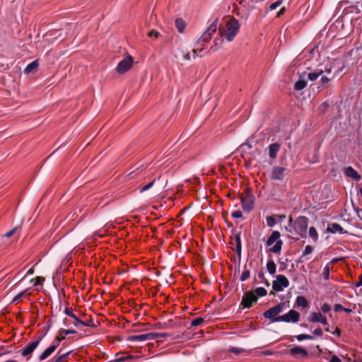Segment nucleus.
Returning a JSON list of instances; mask_svg holds the SVG:
<instances>
[{
    "label": "nucleus",
    "instance_id": "f8f14e48",
    "mask_svg": "<svg viewBox=\"0 0 362 362\" xmlns=\"http://www.w3.org/2000/svg\"><path fill=\"white\" fill-rule=\"evenodd\" d=\"M133 65V58L128 56L123 59L117 65L116 71L118 74H122L129 71Z\"/></svg>",
    "mask_w": 362,
    "mask_h": 362
},
{
    "label": "nucleus",
    "instance_id": "4c0bfd02",
    "mask_svg": "<svg viewBox=\"0 0 362 362\" xmlns=\"http://www.w3.org/2000/svg\"><path fill=\"white\" fill-rule=\"evenodd\" d=\"M83 325L84 327H94L95 325L92 317H90L89 320L83 321L81 320V323H79V326Z\"/></svg>",
    "mask_w": 362,
    "mask_h": 362
},
{
    "label": "nucleus",
    "instance_id": "37998d69",
    "mask_svg": "<svg viewBox=\"0 0 362 362\" xmlns=\"http://www.w3.org/2000/svg\"><path fill=\"white\" fill-rule=\"evenodd\" d=\"M228 351L230 353H233L235 355H239L240 354H241L244 351V349H241V348H237V347H230L228 349Z\"/></svg>",
    "mask_w": 362,
    "mask_h": 362
},
{
    "label": "nucleus",
    "instance_id": "7ed1b4c3",
    "mask_svg": "<svg viewBox=\"0 0 362 362\" xmlns=\"http://www.w3.org/2000/svg\"><path fill=\"white\" fill-rule=\"evenodd\" d=\"M166 333H157V332H148L139 335H131L127 338V341L129 342H139L145 341L148 340H156L159 337H166Z\"/></svg>",
    "mask_w": 362,
    "mask_h": 362
},
{
    "label": "nucleus",
    "instance_id": "f704fd0d",
    "mask_svg": "<svg viewBox=\"0 0 362 362\" xmlns=\"http://www.w3.org/2000/svg\"><path fill=\"white\" fill-rule=\"evenodd\" d=\"M267 290L263 288V287H259V288H257L255 290V295L257 297V296H259V297H264L267 295Z\"/></svg>",
    "mask_w": 362,
    "mask_h": 362
},
{
    "label": "nucleus",
    "instance_id": "a878e982",
    "mask_svg": "<svg viewBox=\"0 0 362 362\" xmlns=\"http://www.w3.org/2000/svg\"><path fill=\"white\" fill-rule=\"evenodd\" d=\"M346 66V64L345 63H343L342 65L339 67L336 71V73L334 74V76L332 77V78H328L327 76H322L321 77V82H322V86H325L326 85L329 81H331L332 79H333L335 76L337 74H338L339 73H340L344 69V67Z\"/></svg>",
    "mask_w": 362,
    "mask_h": 362
},
{
    "label": "nucleus",
    "instance_id": "0eeeda50",
    "mask_svg": "<svg viewBox=\"0 0 362 362\" xmlns=\"http://www.w3.org/2000/svg\"><path fill=\"white\" fill-rule=\"evenodd\" d=\"M65 339L64 337H55L52 344L48 346L41 354L38 356L37 360L42 362L51 356L59 346L60 342Z\"/></svg>",
    "mask_w": 362,
    "mask_h": 362
},
{
    "label": "nucleus",
    "instance_id": "393cba45",
    "mask_svg": "<svg viewBox=\"0 0 362 362\" xmlns=\"http://www.w3.org/2000/svg\"><path fill=\"white\" fill-rule=\"evenodd\" d=\"M313 251V248L312 246L306 245L304 251L303 252L302 255L300 257V258L298 259V262L303 263L304 262L308 260V258L307 256L308 255H310V253H312Z\"/></svg>",
    "mask_w": 362,
    "mask_h": 362
},
{
    "label": "nucleus",
    "instance_id": "4be33fe9",
    "mask_svg": "<svg viewBox=\"0 0 362 362\" xmlns=\"http://www.w3.org/2000/svg\"><path fill=\"white\" fill-rule=\"evenodd\" d=\"M344 173L347 177L353 178L356 181L361 180V176L352 167L349 166L345 168Z\"/></svg>",
    "mask_w": 362,
    "mask_h": 362
},
{
    "label": "nucleus",
    "instance_id": "58836bf2",
    "mask_svg": "<svg viewBox=\"0 0 362 362\" xmlns=\"http://www.w3.org/2000/svg\"><path fill=\"white\" fill-rule=\"evenodd\" d=\"M266 220H267V224L269 227H273L276 224V221L275 219L274 216H267Z\"/></svg>",
    "mask_w": 362,
    "mask_h": 362
},
{
    "label": "nucleus",
    "instance_id": "8fccbe9b",
    "mask_svg": "<svg viewBox=\"0 0 362 362\" xmlns=\"http://www.w3.org/2000/svg\"><path fill=\"white\" fill-rule=\"evenodd\" d=\"M282 3V1L281 0H278L276 1V2L274 3H272L270 6H269V8L271 11L272 10H274L276 9L277 7H279Z\"/></svg>",
    "mask_w": 362,
    "mask_h": 362
},
{
    "label": "nucleus",
    "instance_id": "aec40b11",
    "mask_svg": "<svg viewBox=\"0 0 362 362\" xmlns=\"http://www.w3.org/2000/svg\"><path fill=\"white\" fill-rule=\"evenodd\" d=\"M64 313L74 320L72 323L76 327H79V323H81V320L74 313L71 308H66Z\"/></svg>",
    "mask_w": 362,
    "mask_h": 362
},
{
    "label": "nucleus",
    "instance_id": "c03bdc74",
    "mask_svg": "<svg viewBox=\"0 0 362 362\" xmlns=\"http://www.w3.org/2000/svg\"><path fill=\"white\" fill-rule=\"evenodd\" d=\"M147 35L151 38L157 39L160 35V34L155 30H151L148 32Z\"/></svg>",
    "mask_w": 362,
    "mask_h": 362
},
{
    "label": "nucleus",
    "instance_id": "774afa93",
    "mask_svg": "<svg viewBox=\"0 0 362 362\" xmlns=\"http://www.w3.org/2000/svg\"><path fill=\"white\" fill-rule=\"evenodd\" d=\"M285 11V8L283 7L281 8V10L279 11L278 14H277V16H279L281 13H283Z\"/></svg>",
    "mask_w": 362,
    "mask_h": 362
},
{
    "label": "nucleus",
    "instance_id": "f257e3e1",
    "mask_svg": "<svg viewBox=\"0 0 362 362\" xmlns=\"http://www.w3.org/2000/svg\"><path fill=\"white\" fill-rule=\"evenodd\" d=\"M240 29V24L238 20L233 18L228 21L225 26L219 27L218 32L221 37H224L228 42L234 40Z\"/></svg>",
    "mask_w": 362,
    "mask_h": 362
},
{
    "label": "nucleus",
    "instance_id": "b1692460",
    "mask_svg": "<svg viewBox=\"0 0 362 362\" xmlns=\"http://www.w3.org/2000/svg\"><path fill=\"white\" fill-rule=\"evenodd\" d=\"M39 66L38 60L36 59L31 63H30L24 69V73L26 74L30 73H35L37 70V67Z\"/></svg>",
    "mask_w": 362,
    "mask_h": 362
},
{
    "label": "nucleus",
    "instance_id": "5fc2aeb1",
    "mask_svg": "<svg viewBox=\"0 0 362 362\" xmlns=\"http://www.w3.org/2000/svg\"><path fill=\"white\" fill-rule=\"evenodd\" d=\"M313 334L315 335V336H317V337H321L323 334L322 332V330L321 329L320 327H317L316 328L314 331H313Z\"/></svg>",
    "mask_w": 362,
    "mask_h": 362
},
{
    "label": "nucleus",
    "instance_id": "69168bd1",
    "mask_svg": "<svg viewBox=\"0 0 362 362\" xmlns=\"http://www.w3.org/2000/svg\"><path fill=\"white\" fill-rule=\"evenodd\" d=\"M343 311H344L346 313H351L353 312L351 309L345 308H344Z\"/></svg>",
    "mask_w": 362,
    "mask_h": 362
},
{
    "label": "nucleus",
    "instance_id": "de8ad7c7",
    "mask_svg": "<svg viewBox=\"0 0 362 362\" xmlns=\"http://www.w3.org/2000/svg\"><path fill=\"white\" fill-rule=\"evenodd\" d=\"M18 229V227H15L12 230H11L8 232H7L6 233H5L4 236L6 238H10L17 232Z\"/></svg>",
    "mask_w": 362,
    "mask_h": 362
},
{
    "label": "nucleus",
    "instance_id": "052dcab7",
    "mask_svg": "<svg viewBox=\"0 0 362 362\" xmlns=\"http://www.w3.org/2000/svg\"><path fill=\"white\" fill-rule=\"evenodd\" d=\"M257 276H258V278H259V279H262V280L265 279L264 274V272H259V273H258V274H257Z\"/></svg>",
    "mask_w": 362,
    "mask_h": 362
},
{
    "label": "nucleus",
    "instance_id": "6e6552de",
    "mask_svg": "<svg viewBox=\"0 0 362 362\" xmlns=\"http://www.w3.org/2000/svg\"><path fill=\"white\" fill-rule=\"evenodd\" d=\"M240 199L243 209L247 211H252L254 207L255 201V196L252 192V189L246 188L245 189V194L243 195Z\"/></svg>",
    "mask_w": 362,
    "mask_h": 362
},
{
    "label": "nucleus",
    "instance_id": "bb28decb",
    "mask_svg": "<svg viewBox=\"0 0 362 362\" xmlns=\"http://www.w3.org/2000/svg\"><path fill=\"white\" fill-rule=\"evenodd\" d=\"M296 305L298 307L305 308L308 306V301L304 296H298L296 300Z\"/></svg>",
    "mask_w": 362,
    "mask_h": 362
},
{
    "label": "nucleus",
    "instance_id": "2eb2a0df",
    "mask_svg": "<svg viewBox=\"0 0 362 362\" xmlns=\"http://www.w3.org/2000/svg\"><path fill=\"white\" fill-rule=\"evenodd\" d=\"M286 168L284 167H274L270 174V177L274 180L282 181L284 177Z\"/></svg>",
    "mask_w": 362,
    "mask_h": 362
},
{
    "label": "nucleus",
    "instance_id": "7c9ffc66",
    "mask_svg": "<svg viewBox=\"0 0 362 362\" xmlns=\"http://www.w3.org/2000/svg\"><path fill=\"white\" fill-rule=\"evenodd\" d=\"M252 148V145L247 141L240 146L242 153H247Z\"/></svg>",
    "mask_w": 362,
    "mask_h": 362
},
{
    "label": "nucleus",
    "instance_id": "9b49d317",
    "mask_svg": "<svg viewBox=\"0 0 362 362\" xmlns=\"http://www.w3.org/2000/svg\"><path fill=\"white\" fill-rule=\"evenodd\" d=\"M217 28L218 19H216L199 39L197 44L201 42H206L210 40L212 35L217 30Z\"/></svg>",
    "mask_w": 362,
    "mask_h": 362
},
{
    "label": "nucleus",
    "instance_id": "f3484780",
    "mask_svg": "<svg viewBox=\"0 0 362 362\" xmlns=\"http://www.w3.org/2000/svg\"><path fill=\"white\" fill-rule=\"evenodd\" d=\"M62 349H60L57 355H55L52 359H50L48 362H68L67 357L70 355L71 353V351L66 352V353H62Z\"/></svg>",
    "mask_w": 362,
    "mask_h": 362
},
{
    "label": "nucleus",
    "instance_id": "e433bc0d",
    "mask_svg": "<svg viewBox=\"0 0 362 362\" xmlns=\"http://www.w3.org/2000/svg\"><path fill=\"white\" fill-rule=\"evenodd\" d=\"M296 337L297 340L299 341H301L305 339L313 340L314 339L313 336L310 335V334H301L297 335Z\"/></svg>",
    "mask_w": 362,
    "mask_h": 362
},
{
    "label": "nucleus",
    "instance_id": "412c9836",
    "mask_svg": "<svg viewBox=\"0 0 362 362\" xmlns=\"http://www.w3.org/2000/svg\"><path fill=\"white\" fill-rule=\"evenodd\" d=\"M281 145L279 143H274L269 146V156L272 159L276 158L277 153L280 150Z\"/></svg>",
    "mask_w": 362,
    "mask_h": 362
},
{
    "label": "nucleus",
    "instance_id": "1a4fd4ad",
    "mask_svg": "<svg viewBox=\"0 0 362 362\" xmlns=\"http://www.w3.org/2000/svg\"><path fill=\"white\" fill-rule=\"evenodd\" d=\"M289 286L288 279L282 274H279L276 276V280L272 283V288L274 291L279 292L282 291L284 288H287Z\"/></svg>",
    "mask_w": 362,
    "mask_h": 362
},
{
    "label": "nucleus",
    "instance_id": "79ce46f5",
    "mask_svg": "<svg viewBox=\"0 0 362 362\" xmlns=\"http://www.w3.org/2000/svg\"><path fill=\"white\" fill-rule=\"evenodd\" d=\"M329 271H330V267L329 265H326L324 268V271L322 274V276H323V279L325 280H328L329 278Z\"/></svg>",
    "mask_w": 362,
    "mask_h": 362
},
{
    "label": "nucleus",
    "instance_id": "603ef678",
    "mask_svg": "<svg viewBox=\"0 0 362 362\" xmlns=\"http://www.w3.org/2000/svg\"><path fill=\"white\" fill-rule=\"evenodd\" d=\"M231 216L234 218H238L243 216V214L240 211L236 210L232 213Z\"/></svg>",
    "mask_w": 362,
    "mask_h": 362
},
{
    "label": "nucleus",
    "instance_id": "9d476101",
    "mask_svg": "<svg viewBox=\"0 0 362 362\" xmlns=\"http://www.w3.org/2000/svg\"><path fill=\"white\" fill-rule=\"evenodd\" d=\"M300 315L298 312L294 310H291L287 313L279 316L277 320L287 323H296L300 320Z\"/></svg>",
    "mask_w": 362,
    "mask_h": 362
},
{
    "label": "nucleus",
    "instance_id": "6ab92c4d",
    "mask_svg": "<svg viewBox=\"0 0 362 362\" xmlns=\"http://www.w3.org/2000/svg\"><path fill=\"white\" fill-rule=\"evenodd\" d=\"M327 231L331 233H347V231L344 230V228L337 223H332L328 224Z\"/></svg>",
    "mask_w": 362,
    "mask_h": 362
},
{
    "label": "nucleus",
    "instance_id": "c756f323",
    "mask_svg": "<svg viewBox=\"0 0 362 362\" xmlns=\"http://www.w3.org/2000/svg\"><path fill=\"white\" fill-rule=\"evenodd\" d=\"M175 26L180 33H182L186 27V24L182 18H177L175 20Z\"/></svg>",
    "mask_w": 362,
    "mask_h": 362
},
{
    "label": "nucleus",
    "instance_id": "a18cd8bd",
    "mask_svg": "<svg viewBox=\"0 0 362 362\" xmlns=\"http://www.w3.org/2000/svg\"><path fill=\"white\" fill-rule=\"evenodd\" d=\"M44 281H45V278L44 277H42V276H37L34 279L33 286H38V285H42Z\"/></svg>",
    "mask_w": 362,
    "mask_h": 362
},
{
    "label": "nucleus",
    "instance_id": "3c124183",
    "mask_svg": "<svg viewBox=\"0 0 362 362\" xmlns=\"http://www.w3.org/2000/svg\"><path fill=\"white\" fill-rule=\"evenodd\" d=\"M139 358V356H137L128 355L127 356L119 358L118 361H124L132 360V359H134V358Z\"/></svg>",
    "mask_w": 362,
    "mask_h": 362
},
{
    "label": "nucleus",
    "instance_id": "49530a36",
    "mask_svg": "<svg viewBox=\"0 0 362 362\" xmlns=\"http://www.w3.org/2000/svg\"><path fill=\"white\" fill-rule=\"evenodd\" d=\"M154 182H155V180H153L152 182H149L148 184H147L146 185L144 186L141 189H140V192L141 193H143L144 192L149 189L150 188H151L153 185H154Z\"/></svg>",
    "mask_w": 362,
    "mask_h": 362
},
{
    "label": "nucleus",
    "instance_id": "cd10ccee",
    "mask_svg": "<svg viewBox=\"0 0 362 362\" xmlns=\"http://www.w3.org/2000/svg\"><path fill=\"white\" fill-rule=\"evenodd\" d=\"M322 73H323L322 70H317L314 72H310L308 74L306 73V78H307V80L309 79L312 81H314L319 76H320L322 74Z\"/></svg>",
    "mask_w": 362,
    "mask_h": 362
},
{
    "label": "nucleus",
    "instance_id": "ea45409f",
    "mask_svg": "<svg viewBox=\"0 0 362 362\" xmlns=\"http://www.w3.org/2000/svg\"><path fill=\"white\" fill-rule=\"evenodd\" d=\"M26 291H21L18 295H16L12 300L13 303H17L18 302L22 300V298L25 295Z\"/></svg>",
    "mask_w": 362,
    "mask_h": 362
},
{
    "label": "nucleus",
    "instance_id": "72a5a7b5",
    "mask_svg": "<svg viewBox=\"0 0 362 362\" xmlns=\"http://www.w3.org/2000/svg\"><path fill=\"white\" fill-rule=\"evenodd\" d=\"M309 235L315 242L317 240L318 233L315 227L312 226L309 228Z\"/></svg>",
    "mask_w": 362,
    "mask_h": 362
},
{
    "label": "nucleus",
    "instance_id": "423d86ee",
    "mask_svg": "<svg viewBox=\"0 0 362 362\" xmlns=\"http://www.w3.org/2000/svg\"><path fill=\"white\" fill-rule=\"evenodd\" d=\"M286 308V303H280L277 305L272 307L265 311L263 314V316L270 320L273 322H281V320H278V315L281 313Z\"/></svg>",
    "mask_w": 362,
    "mask_h": 362
},
{
    "label": "nucleus",
    "instance_id": "6e6d98bb",
    "mask_svg": "<svg viewBox=\"0 0 362 362\" xmlns=\"http://www.w3.org/2000/svg\"><path fill=\"white\" fill-rule=\"evenodd\" d=\"M329 362H341V359L335 356V355H332L330 358V359L329 360Z\"/></svg>",
    "mask_w": 362,
    "mask_h": 362
},
{
    "label": "nucleus",
    "instance_id": "5701e85b",
    "mask_svg": "<svg viewBox=\"0 0 362 362\" xmlns=\"http://www.w3.org/2000/svg\"><path fill=\"white\" fill-rule=\"evenodd\" d=\"M234 241L235 243V247L233 248V250L236 252V254L239 257H240L242 250L240 232L237 233L234 235Z\"/></svg>",
    "mask_w": 362,
    "mask_h": 362
},
{
    "label": "nucleus",
    "instance_id": "20e7f679",
    "mask_svg": "<svg viewBox=\"0 0 362 362\" xmlns=\"http://www.w3.org/2000/svg\"><path fill=\"white\" fill-rule=\"evenodd\" d=\"M42 338V336L37 337L35 340L30 341L21 350V356L25 358V361H28L32 358L33 352L39 346Z\"/></svg>",
    "mask_w": 362,
    "mask_h": 362
},
{
    "label": "nucleus",
    "instance_id": "bf43d9fd",
    "mask_svg": "<svg viewBox=\"0 0 362 362\" xmlns=\"http://www.w3.org/2000/svg\"><path fill=\"white\" fill-rule=\"evenodd\" d=\"M262 355L264 356H270V355H272L274 353L273 351H269V350H265L264 351H262Z\"/></svg>",
    "mask_w": 362,
    "mask_h": 362
},
{
    "label": "nucleus",
    "instance_id": "680f3d73",
    "mask_svg": "<svg viewBox=\"0 0 362 362\" xmlns=\"http://www.w3.org/2000/svg\"><path fill=\"white\" fill-rule=\"evenodd\" d=\"M183 58L185 60H189L190 59V54L189 53H186L183 55Z\"/></svg>",
    "mask_w": 362,
    "mask_h": 362
},
{
    "label": "nucleus",
    "instance_id": "864d4df0",
    "mask_svg": "<svg viewBox=\"0 0 362 362\" xmlns=\"http://www.w3.org/2000/svg\"><path fill=\"white\" fill-rule=\"evenodd\" d=\"M344 307L341 304H335L334 305V311L337 313L340 311H343Z\"/></svg>",
    "mask_w": 362,
    "mask_h": 362
},
{
    "label": "nucleus",
    "instance_id": "338daca9",
    "mask_svg": "<svg viewBox=\"0 0 362 362\" xmlns=\"http://www.w3.org/2000/svg\"><path fill=\"white\" fill-rule=\"evenodd\" d=\"M357 286H362V276L359 277V282L356 284Z\"/></svg>",
    "mask_w": 362,
    "mask_h": 362
},
{
    "label": "nucleus",
    "instance_id": "473e14b6",
    "mask_svg": "<svg viewBox=\"0 0 362 362\" xmlns=\"http://www.w3.org/2000/svg\"><path fill=\"white\" fill-rule=\"evenodd\" d=\"M286 230L289 233H291L293 235H296V230H294L293 221V218L291 217H289L288 224L287 226H286Z\"/></svg>",
    "mask_w": 362,
    "mask_h": 362
},
{
    "label": "nucleus",
    "instance_id": "c9c22d12",
    "mask_svg": "<svg viewBox=\"0 0 362 362\" xmlns=\"http://www.w3.org/2000/svg\"><path fill=\"white\" fill-rule=\"evenodd\" d=\"M245 270L244 272L242 273V275L240 278V280L241 281H246L247 279L250 278V269H247V266L245 265Z\"/></svg>",
    "mask_w": 362,
    "mask_h": 362
},
{
    "label": "nucleus",
    "instance_id": "39448f33",
    "mask_svg": "<svg viewBox=\"0 0 362 362\" xmlns=\"http://www.w3.org/2000/svg\"><path fill=\"white\" fill-rule=\"evenodd\" d=\"M294 230L296 234L300 235L302 238L306 236V232L308 225V218L306 216H298L294 221Z\"/></svg>",
    "mask_w": 362,
    "mask_h": 362
},
{
    "label": "nucleus",
    "instance_id": "c85d7f7f",
    "mask_svg": "<svg viewBox=\"0 0 362 362\" xmlns=\"http://www.w3.org/2000/svg\"><path fill=\"white\" fill-rule=\"evenodd\" d=\"M266 267H267V272L270 274L272 275V274H275L276 270V265L272 259H270L267 261Z\"/></svg>",
    "mask_w": 362,
    "mask_h": 362
},
{
    "label": "nucleus",
    "instance_id": "2f4dec72",
    "mask_svg": "<svg viewBox=\"0 0 362 362\" xmlns=\"http://www.w3.org/2000/svg\"><path fill=\"white\" fill-rule=\"evenodd\" d=\"M76 331L75 329H60L58 332V334L56 337H64L66 338V336H67L69 334H76Z\"/></svg>",
    "mask_w": 362,
    "mask_h": 362
},
{
    "label": "nucleus",
    "instance_id": "09e8293b",
    "mask_svg": "<svg viewBox=\"0 0 362 362\" xmlns=\"http://www.w3.org/2000/svg\"><path fill=\"white\" fill-rule=\"evenodd\" d=\"M321 310L324 313H327L331 310V306L327 303H324L321 307Z\"/></svg>",
    "mask_w": 362,
    "mask_h": 362
},
{
    "label": "nucleus",
    "instance_id": "ddd939ff",
    "mask_svg": "<svg viewBox=\"0 0 362 362\" xmlns=\"http://www.w3.org/2000/svg\"><path fill=\"white\" fill-rule=\"evenodd\" d=\"M257 297L252 291H246L242 298L241 305L243 308H250L253 303H257Z\"/></svg>",
    "mask_w": 362,
    "mask_h": 362
},
{
    "label": "nucleus",
    "instance_id": "0e129e2a",
    "mask_svg": "<svg viewBox=\"0 0 362 362\" xmlns=\"http://www.w3.org/2000/svg\"><path fill=\"white\" fill-rule=\"evenodd\" d=\"M34 273V268L31 267L26 273L27 275H30Z\"/></svg>",
    "mask_w": 362,
    "mask_h": 362
},
{
    "label": "nucleus",
    "instance_id": "4468645a",
    "mask_svg": "<svg viewBox=\"0 0 362 362\" xmlns=\"http://www.w3.org/2000/svg\"><path fill=\"white\" fill-rule=\"evenodd\" d=\"M290 354L295 358H305L308 356V351L300 347L296 346L289 350Z\"/></svg>",
    "mask_w": 362,
    "mask_h": 362
},
{
    "label": "nucleus",
    "instance_id": "e2e57ef3",
    "mask_svg": "<svg viewBox=\"0 0 362 362\" xmlns=\"http://www.w3.org/2000/svg\"><path fill=\"white\" fill-rule=\"evenodd\" d=\"M353 362H362V357L361 356H358V357H356Z\"/></svg>",
    "mask_w": 362,
    "mask_h": 362
},
{
    "label": "nucleus",
    "instance_id": "dca6fc26",
    "mask_svg": "<svg viewBox=\"0 0 362 362\" xmlns=\"http://www.w3.org/2000/svg\"><path fill=\"white\" fill-rule=\"evenodd\" d=\"M309 320L312 322H320L325 325H327L326 317L319 312H313L309 317Z\"/></svg>",
    "mask_w": 362,
    "mask_h": 362
},
{
    "label": "nucleus",
    "instance_id": "f03ea898",
    "mask_svg": "<svg viewBox=\"0 0 362 362\" xmlns=\"http://www.w3.org/2000/svg\"><path fill=\"white\" fill-rule=\"evenodd\" d=\"M281 236V234L277 230L272 231L270 236L268 238V239L266 241V245L267 246H271L274 243L276 244L269 248V252L274 254H280L283 245V241L279 239Z\"/></svg>",
    "mask_w": 362,
    "mask_h": 362
},
{
    "label": "nucleus",
    "instance_id": "13d9d810",
    "mask_svg": "<svg viewBox=\"0 0 362 362\" xmlns=\"http://www.w3.org/2000/svg\"><path fill=\"white\" fill-rule=\"evenodd\" d=\"M332 333L337 337H340L341 330L338 327H336L335 330L332 332Z\"/></svg>",
    "mask_w": 362,
    "mask_h": 362
},
{
    "label": "nucleus",
    "instance_id": "a19ab883",
    "mask_svg": "<svg viewBox=\"0 0 362 362\" xmlns=\"http://www.w3.org/2000/svg\"><path fill=\"white\" fill-rule=\"evenodd\" d=\"M204 322V319L203 317H197L194 319L191 322V325L193 327H197L201 325Z\"/></svg>",
    "mask_w": 362,
    "mask_h": 362
},
{
    "label": "nucleus",
    "instance_id": "a211bd4d",
    "mask_svg": "<svg viewBox=\"0 0 362 362\" xmlns=\"http://www.w3.org/2000/svg\"><path fill=\"white\" fill-rule=\"evenodd\" d=\"M307 85L306 72H303L298 76V81L294 84V89L296 90H303Z\"/></svg>",
    "mask_w": 362,
    "mask_h": 362
},
{
    "label": "nucleus",
    "instance_id": "4d7b16f0",
    "mask_svg": "<svg viewBox=\"0 0 362 362\" xmlns=\"http://www.w3.org/2000/svg\"><path fill=\"white\" fill-rule=\"evenodd\" d=\"M202 50H203L202 48H201V49H198V48L197 49H195V48L193 49V50H192V52L194 53L193 57L195 59L197 57H198L199 56V53H200Z\"/></svg>",
    "mask_w": 362,
    "mask_h": 362
}]
</instances>
